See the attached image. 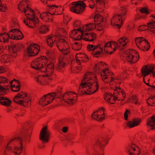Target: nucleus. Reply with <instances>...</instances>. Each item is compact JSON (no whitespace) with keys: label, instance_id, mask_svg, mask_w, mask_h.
Listing matches in <instances>:
<instances>
[{"label":"nucleus","instance_id":"nucleus-57","mask_svg":"<svg viewBox=\"0 0 155 155\" xmlns=\"http://www.w3.org/2000/svg\"><path fill=\"white\" fill-rule=\"evenodd\" d=\"M121 12H120L121 16H125L126 14L127 11L126 9L124 8H122L121 9Z\"/></svg>","mask_w":155,"mask_h":155},{"label":"nucleus","instance_id":"nucleus-8","mask_svg":"<svg viewBox=\"0 0 155 155\" xmlns=\"http://www.w3.org/2000/svg\"><path fill=\"white\" fill-rule=\"evenodd\" d=\"M148 65L143 66L142 67L141 69V73L142 75L144 74V76H147L150 73L153 72L155 68L154 67L153 65H150L149 66V68H148Z\"/></svg>","mask_w":155,"mask_h":155},{"label":"nucleus","instance_id":"nucleus-2","mask_svg":"<svg viewBox=\"0 0 155 155\" xmlns=\"http://www.w3.org/2000/svg\"><path fill=\"white\" fill-rule=\"evenodd\" d=\"M85 1V0L72 2L71 4L73 6L70 9V11L76 14H80L84 11L86 6L84 2Z\"/></svg>","mask_w":155,"mask_h":155},{"label":"nucleus","instance_id":"nucleus-24","mask_svg":"<svg viewBox=\"0 0 155 155\" xmlns=\"http://www.w3.org/2000/svg\"><path fill=\"white\" fill-rule=\"evenodd\" d=\"M103 62L101 61L94 65V71L95 72H97L101 70V67L103 66Z\"/></svg>","mask_w":155,"mask_h":155},{"label":"nucleus","instance_id":"nucleus-10","mask_svg":"<svg viewBox=\"0 0 155 155\" xmlns=\"http://www.w3.org/2000/svg\"><path fill=\"white\" fill-rule=\"evenodd\" d=\"M12 101L9 99L5 97H0V104L4 106L8 107L11 105Z\"/></svg>","mask_w":155,"mask_h":155},{"label":"nucleus","instance_id":"nucleus-25","mask_svg":"<svg viewBox=\"0 0 155 155\" xmlns=\"http://www.w3.org/2000/svg\"><path fill=\"white\" fill-rule=\"evenodd\" d=\"M113 94L109 92L105 93L104 94V98L109 103L110 99L113 97Z\"/></svg>","mask_w":155,"mask_h":155},{"label":"nucleus","instance_id":"nucleus-60","mask_svg":"<svg viewBox=\"0 0 155 155\" xmlns=\"http://www.w3.org/2000/svg\"><path fill=\"white\" fill-rule=\"evenodd\" d=\"M118 19V21L117 22H118L119 21V23H121V24H122V17L121 16V14L118 15L117 17H116Z\"/></svg>","mask_w":155,"mask_h":155},{"label":"nucleus","instance_id":"nucleus-6","mask_svg":"<svg viewBox=\"0 0 155 155\" xmlns=\"http://www.w3.org/2000/svg\"><path fill=\"white\" fill-rule=\"evenodd\" d=\"M69 93H71V95H72L73 94H75L76 95L75 97L76 99L78 97V95L76 93L74 92H70L68 93H64L62 96L63 100L65 103L73 105L74 104V102H76V100H74L73 98L70 99Z\"/></svg>","mask_w":155,"mask_h":155},{"label":"nucleus","instance_id":"nucleus-35","mask_svg":"<svg viewBox=\"0 0 155 155\" xmlns=\"http://www.w3.org/2000/svg\"><path fill=\"white\" fill-rule=\"evenodd\" d=\"M91 54L94 57L98 58L100 57V55L101 54V52L99 51H94L91 52Z\"/></svg>","mask_w":155,"mask_h":155},{"label":"nucleus","instance_id":"nucleus-46","mask_svg":"<svg viewBox=\"0 0 155 155\" xmlns=\"http://www.w3.org/2000/svg\"><path fill=\"white\" fill-rule=\"evenodd\" d=\"M53 95H55L54 92H51L47 94L44 95V96L46 98V100H49V99L51 97V96H53Z\"/></svg>","mask_w":155,"mask_h":155},{"label":"nucleus","instance_id":"nucleus-55","mask_svg":"<svg viewBox=\"0 0 155 155\" xmlns=\"http://www.w3.org/2000/svg\"><path fill=\"white\" fill-rule=\"evenodd\" d=\"M2 58L4 61L8 60L10 58L9 56L7 54H5L2 55Z\"/></svg>","mask_w":155,"mask_h":155},{"label":"nucleus","instance_id":"nucleus-33","mask_svg":"<svg viewBox=\"0 0 155 155\" xmlns=\"http://www.w3.org/2000/svg\"><path fill=\"white\" fill-rule=\"evenodd\" d=\"M136 147V145L134 143H131L130 145H129L128 148V152H130V151L132 150L133 151L136 150L135 147Z\"/></svg>","mask_w":155,"mask_h":155},{"label":"nucleus","instance_id":"nucleus-50","mask_svg":"<svg viewBox=\"0 0 155 155\" xmlns=\"http://www.w3.org/2000/svg\"><path fill=\"white\" fill-rule=\"evenodd\" d=\"M10 143H9V142L8 144L7 145L5 148V153H6V151L10 152H12V151L13 150V149L11 147L9 146V144Z\"/></svg>","mask_w":155,"mask_h":155},{"label":"nucleus","instance_id":"nucleus-29","mask_svg":"<svg viewBox=\"0 0 155 155\" xmlns=\"http://www.w3.org/2000/svg\"><path fill=\"white\" fill-rule=\"evenodd\" d=\"M116 17L117 15H115L112 17L111 20V24L112 25L116 26L117 28H118L119 29H120L121 26L122 24H121V23H120L119 24H116L114 21V18H116Z\"/></svg>","mask_w":155,"mask_h":155},{"label":"nucleus","instance_id":"nucleus-19","mask_svg":"<svg viewBox=\"0 0 155 155\" xmlns=\"http://www.w3.org/2000/svg\"><path fill=\"white\" fill-rule=\"evenodd\" d=\"M29 130L31 131L32 133V124L31 122H27L25 123L22 127V132L29 131Z\"/></svg>","mask_w":155,"mask_h":155},{"label":"nucleus","instance_id":"nucleus-26","mask_svg":"<svg viewBox=\"0 0 155 155\" xmlns=\"http://www.w3.org/2000/svg\"><path fill=\"white\" fill-rule=\"evenodd\" d=\"M48 38L46 39L47 44L50 48L52 47L54 43L52 39V37L51 35L48 36Z\"/></svg>","mask_w":155,"mask_h":155},{"label":"nucleus","instance_id":"nucleus-61","mask_svg":"<svg viewBox=\"0 0 155 155\" xmlns=\"http://www.w3.org/2000/svg\"><path fill=\"white\" fill-rule=\"evenodd\" d=\"M117 94H116V95H113V100L114 101V102H109V103L111 104H114L115 103V101L116 100H117L118 99V97H117Z\"/></svg>","mask_w":155,"mask_h":155},{"label":"nucleus","instance_id":"nucleus-18","mask_svg":"<svg viewBox=\"0 0 155 155\" xmlns=\"http://www.w3.org/2000/svg\"><path fill=\"white\" fill-rule=\"evenodd\" d=\"M147 125L150 127V130L155 129V117L154 116H152L150 119L147 120Z\"/></svg>","mask_w":155,"mask_h":155},{"label":"nucleus","instance_id":"nucleus-22","mask_svg":"<svg viewBox=\"0 0 155 155\" xmlns=\"http://www.w3.org/2000/svg\"><path fill=\"white\" fill-rule=\"evenodd\" d=\"M54 64L51 62L47 64L46 67L45 68V70L43 72H48L51 73V74H53L54 70Z\"/></svg>","mask_w":155,"mask_h":155},{"label":"nucleus","instance_id":"nucleus-56","mask_svg":"<svg viewBox=\"0 0 155 155\" xmlns=\"http://www.w3.org/2000/svg\"><path fill=\"white\" fill-rule=\"evenodd\" d=\"M46 13L47 12H45L42 13L40 14V18L43 21H44V19H45V17H46Z\"/></svg>","mask_w":155,"mask_h":155},{"label":"nucleus","instance_id":"nucleus-45","mask_svg":"<svg viewBox=\"0 0 155 155\" xmlns=\"http://www.w3.org/2000/svg\"><path fill=\"white\" fill-rule=\"evenodd\" d=\"M13 80L18 84V85L16 86V87L18 88V89L17 90H14V91H15V92H18L20 91L21 88V84L20 82L17 79H15Z\"/></svg>","mask_w":155,"mask_h":155},{"label":"nucleus","instance_id":"nucleus-23","mask_svg":"<svg viewBox=\"0 0 155 155\" xmlns=\"http://www.w3.org/2000/svg\"><path fill=\"white\" fill-rule=\"evenodd\" d=\"M108 44L109 45V46L110 48L112 47V45L114 46V48L113 49L114 51L117 48H118V45L117 44V43L115 41H109L108 42L106 43L104 47H108L107 45Z\"/></svg>","mask_w":155,"mask_h":155},{"label":"nucleus","instance_id":"nucleus-47","mask_svg":"<svg viewBox=\"0 0 155 155\" xmlns=\"http://www.w3.org/2000/svg\"><path fill=\"white\" fill-rule=\"evenodd\" d=\"M87 57V55L82 53H78L75 55L76 58H82L83 57Z\"/></svg>","mask_w":155,"mask_h":155},{"label":"nucleus","instance_id":"nucleus-44","mask_svg":"<svg viewBox=\"0 0 155 155\" xmlns=\"http://www.w3.org/2000/svg\"><path fill=\"white\" fill-rule=\"evenodd\" d=\"M11 49L13 50V52H14V55L13 56L16 57L17 56V53L18 51V50L16 48V45H14V46L10 47Z\"/></svg>","mask_w":155,"mask_h":155},{"label":"nucleus","instance_id":"nucleus-21","mask_svg":"<svg viewBox=\"0 0 155 155\" xmlns=\"http://www.w3.org/2000/svg\"><path fill=\"white\" fill-rule=\"evenodd\" d=\"M96 25L94 23H90L85 25L84 27H85V32L93 30L96 28Z\"/></svg>","mask_w":155,"mask_h":155},{"label":"nucleus","instance_id":"nucleus-58","mask_svg":"<svg viewBox=\"0 0 155 155\" xmlns=\"http://www.w3.org/2000/svg\"><path fill=\"white\" fill-rule=\"evenodd\" d=\"M87 85H86V83L85 82H81V84L79 86V89H81V88L83 89L84 88L86 87Z\"/></svg>","mask_w":155,"mask_h":155},{"label":"nucleus","instance_id":"nucleus-15","mask_svg":"<svg viewBox=\"0 0 155 155\" xmlns=\"http://www.w3.org/2000/svg\"><path fill=\"white\" fill-rule=\"evenodd\" d=\"M64 59L62 57H61L59 58L58 63L57 66L55 67V69L59 71H61V68L64 67L65 65Z\"/></svg>","mask_w":155,"mask_h":155},{"label":"nucleus","instance_id":"nucleus-9","mask_svg":"<svg viewBox=\"0 0 155 155\" xmlns=\"http://www.w3.org/2000/svg\"><path fill=\"white\" fill-rule=\"evenodd\" d=\"M141 122V120L139 118H134L132 121H129L127 123V126L130 128H132L139 125Z\"/></svg>","mask_w":155,"mask_h":155},{"label":"nucleus","instance_id":"nucleus-3","mask_svg":"<svg viewBox=\"0 0 155 155\" xmlns=\"http://www.w3.org/2000/svg\"><path fill=\"white\" fill-rule=\"evenodd\" d=\"M127 60L130 63L134 64L137 62L139 58V55L137 51L133 49L127 50Z\"/></svg>","mask_w":155,"mask_h":155},{"label":"nucleus","instance_id":"nucleus-36","mask_svg":"<svg viewBox=\"0 0 155 155\" xmlns=\"http://www.w3.org/2000/svg\"><path fill=\"white\" fill-rule=\"evenodd\" d=\"M138 29L139 31H142L149 29L148 26L145 25L144 26H140Z\"/></svg>","mask_w":155,"mask_h":155},{"label":"nucleus","instance_id":"nucleus-34","mask_svg":"<svg viewBox=\"0 0 155 155\" xmlns=\"http://www.w3.org/2000/svg\"><path fill=\"white\" fill-rule=\"evenodd\" d=\"M5 90L4 87L0 84V96H4L7 94Z\"/></svg>","mask_w":155,"mask_h":155},{"label":"nucleus","instance_id":"nucleus-63","mask_svg":"<svg viewBox=\"0 0 155 155\" xmlns=\"http://www.w3.org/2000/svg\"><path fill=\"white\" fill-rule=\"evenodd\" d=\"M101 78L103 81H104V80L107 79L108 78L107 76L110 75L109 74H107L103 75L101 73Z\"/></svg>","mask_w":155,"mask_h":155},{"label":"nucleus","instance_id":"nucleus-20","mask_svg":"<svg viewBox=\"0 0 155 155\" xmlns=\"http://www.w3.org/2000/svg\"><path fill=\"white\" fill-rule=\"evenodd\" d=\"M18 31L20 34L18 35V37H19V38H17V35H14V39L15 40H19L22 39L24 37V35L18 29H16V28H15L9 31V33H11V32H12L13 33H16V31Z\"/></svg>","mask_w":155,"mask_h":155},{"label":"nucleus","instance_id":"nucleus-62","mask_svg":"<svg viewBox=\"0 0 155 155\" xmlns=\"http://www.w3.org/2000/svg\"><path fill=\"white\" fill-rule=\"evenodd\" d=\"M80 21H76L73 24L74 27V28L77 27L80 25Z\"/></svg>","mask_w":155,"mask_h":155},{"label":"nucleus","instance_id":"nucleus-5","mask_svg":"<svg viewBox=\"0 0 155 155\" xmlns=\"http://www.w3.org/2000/svg\"><path fill=\"white\" fill-rule=\"evenodd\" d=\"M40 49V47L38 45L34 43L31 44L29 46L27 51L28 56H36L38 53Z\"/></svg>","mask_w":155,"mask_h":155},{"label":"nucleus","instance_id":"nucleus-11","mask_svg":"<svg viewBox=\"0 0 155 155\" xmlns=\"http://www.w3.org/2000/svg\"><path fill=\"white\" fill-rule=\"evenodd\" d=\"M127 39L125 37L120 38L118 41L117 44L118 45V48L120 50L125 49V46L127 42L126 41Z\"/></svg>","mask_w":155,"mask_h":155},{"label":"nucleus","instance_id":"nucleus-14","mask_svg":"<svg viewBox=\"0 0 155 155\" xmlns=\"http://www.w3.org/2000/svg\"><path fill=\"white\" fill-rule=\"evenodd\" d=\"M101 110L102 111H103V116H101L98 114H95L96 112H94L91 115V117L92 118H94V119H96L97 120L99 121H102L104 119V108L103 107H101Z\"/></svg>","mask_w":155,"mask_h":155},{"label":"nucleus","instance_id":"nucleus-40","mask_svg":"<svg viewBox=\"0 0 155 155\" xmlns=\"http://www.w3.org/2000/svg\"><path fill=\"white\" fill-rule=\"evenodd\" d=\"M45 100H46V98L44 95L40 98L38 102L39 105H42V106H44L43 103L47 104V103H45V102H44Z\"/></svg>","mask_w":155,"mask_h":155},{"label":"nucleus","instance_id":"nucleus-64","mask_svg":"<svg viewBox=\"0 0 155 155\" xmlns=\"http://www.w3.org/2000/svg\"><path fill=\"white\" fill-rule=\"evenodd\" d=\"M83 59H82L81 61H82L83 62H87L89 60V58L88 57L87 55V57H83Z\"/></svg>","mask_w":155,"mask_h":155},{"label":"nucleus","instance_id":"nucleus-30","mask_svg":"<svg viewBox=\"0 0 155 155\" xmlns=\"http://www.w3.org/2000/svg\"><path fill=\"white\" fill-rule=\"evenodd\" d=\"M36 61H37L39 63H40V64H42L43 62V60H46V61L48 60V58L47 57L45 56H41L40 57H38L37 58H36L35 59Z\"/></svg>","mask_w":155,"mask_h":155},{"label":"nucleus","instance_id":"nucleus-27","mask_svg":"<svg viewBox=\"0 0 155 155\" xmlns=\"http://www.w3.org/2000/svg\"><path fill=\"white\" fill-rule=\"evenodd\" d=\"M49 31L48 28L45 26L42 25L40 28L39 32L41 34H45Z\"/></svg>","mask_w":155,"mask_h":155},{"label":"nucleus","instance_id":"nucleus-54","mask_svg":"<svg viewBox=\"0 0 155 155\" xmlns=\"http://www.w3.org/2000/svg\"><path fill=\"white\" fill-rule=\"evenodd\" d=\"M117 88L118 89V90H121V91H120V93H121L123 95V99H122L121 101H123L125 98V97L126 96L125 91L123 90L121 88H120V87H118Z\"/></svg>","mask_w":155,"mask_h":155},{"label":"nucleus","instance_id":"nucleus-16","mask_svg":"<svg viewBox=\"0 0 155 155\" xmlns=\"http://www.w3.org/2000/svg\"><path fill=\"white\" fill-rule=\"evenodd\" d=\"M20 145L19 147L17 146H15L13 148V150L12 152L15 155H20L21 153V151L23 148L22 141H21L20 143Z\"/></svg>","mask_w":155,"mask_h":155},{"label":"nucleus","instance_id":"nucleus-37","mask_svg":"<svg viewBox=\"0 0 155 155\" xmlns=\"http://www.w3.org/2000/svg\"><path fill=\"white\" fill-rule=\"evenodd\" d=\"M140 12L141 13H145L147 14H148L149 13V12L148 10V8L146 7L142 8L140 10Z\"/></svg>","mask_w":155,"mask_h":155},{"label":"nucleus","instance_id":"nucleus-42","mask_svg":"<svg viewBox=\"0 0 155 155\" xmlns=\"http://www.w3.org/2000/svg\"><path fill=\"white\" fill-rule=\"evenodd\" d=\"M0 11L5 12L7 10V7L5 4L2 5V2L0 3Z\"/></svg>","mask_w":155,"mask_h":155},{"label":"nucleus","instance_id":"nucleus-49","mask_svg":"<svg viewBox=\"0 0 155 155\" xmlns=\"http://www.w3.org/2000/svg\"><path fill=\"white\" fill-rule=\"evenodd\" d=\"M135 42L137 46H138V44L139 43L140 45L142 42L141 37H137L135 38Z\"/></svg>","mask_w":155,"mask_h":155},{"label":"nucleus","instance_id":"nucleus-32","mask_svg":"<svg viewBox=\"0 0 155 155\" xmlns=\"http://www.w3.org/2000/svg\"><path fill=\"white\" fill-rule=\"evenodd\" d=\"M56 95V94L55 93V95H53L52 96H51V97L50 99H49V100H46V102H47V104L43 103V104L44 106H45L47 105L48 104H50L51 103L53 100L54 99L55 96Z\"/></svg>","mask_w":155,"mask_h":155},{"label":"nucleus","instance_id":"nucleus-28","mask_svg":"<svg viewBox=\"0 0 155 155\" xmlns=\"http://www.w3.org/2000/svg\"><path fill=\"white\" fill-rule=\"evenodd\" d=\"M61 52L64 55H68L70 52V48H63L61 49H59Z\"/></svg>","mask_w":155,"mask_h":155},{"label":"nucleus","instance_id":"nucleus-17","mask_svg":"<svg viewBox=\"0 0 155 155\" xmlns=\"http://www.w3.org/2000/svg\"><path fill=\"white\" fill-rule=\"evenodd\" d=\"M22 134H21V138L24 141L26 140H28V143L30 142V138L32 133L31 130H29V131L22 132Z\"/></svg>","mask_w":155,"mask_h":155},{"label":"nucleus","instance_id":"nucleus-12","mask_svg":"<svg viewBox=\"0 0 155 155\" xmlns=\"http://www.w3.org/2000/svg\"><path fill=\"white\" fill-rule=\"evenodd\" d=\"M31 67L33 69L40 71L44 67V65L43 64H40L37 61L35 60L31 63Z\"/></svg>","mask_w":155,"mask_h":155},{"label":"nucleus","instance_id":"nucleus-1","mask_svg":"<svg viewBox=\"0 0 155 155\" xmlns=\"http://www.w3.org/2000/svg\"><path fill=\"white\" fill-rule=\"evenodd\" d=\"M107 144L106 139L103 137L98 138L94 144L95 152L93 155H104L103 150Z\"/></svg>","mask_w":155,"mask_h":155},{"label":"nucleus","instance_id":"nucleus-4","mask_svg":"<svg viewBox=\"0 0 155 155\" xmlns=\"http://www.w3.org/2000/svg\"><path fill=\"white\" fill-rule=\"evenodd\" d=\"M47 130V126H45L41 129L40 133L39 140L43 144L47 143L49 141L50 132Z\"/></svg>","mask_w":155,"mask_h":155},{"label":"nucleus","instance_id":"nucleus-52","mask_svg":"<svg viewBox=\"0 0 155 155\" xmlns=\"http://www.w3.org/2000/svg\"><path fill=\"white\" fill-rule=\"evenodd\" d=\"M77 33V32L75 30V29H74L72 31L71 33L70 34V37L72 39L74 38V36L75 35H76Z\"/></svg>","mask_w":155,"mask_h":155},{"label":"nucleus","instance_id":"nucleus-48","mask_svg":"<svg viewBox=\"0 0 155 155\" xmlns=\"http://www.w3.org/2000/svg\"><path fill=\"white\" fill-rule=\"evenodd\" d=\"M130 111L127 110L126 109L124 114V119L126 120H128V114H130Z\"/></svg>","mask_w":155,"mask_h":155},{"label":"nucleus","instance_id":"nucleus-51","mask_svg":"<svg viewBox=\"0 0 155 155\" xmlns=\"http://www.w3.org/2000/svg\"><path fill=\"white\" fill-rule=\"evenodd\" d=\"M97 25L98 26L97 30L98 31H101L103 30L104 27V25L103 24L100 23H98L97 24Z\"/></svg>","mask_w":155,"mask_h":155},{"label":"nucleus","instance_id":"nucleus-39","mask_svg":"<svg viewBox=\"0 0 155 155\" xmlns=\"http://www.w3.org/2000/svg\"><path fill=\"white\" fill-rule=\"evenodd\" d=\"M13 101L14 102L17 103V104H19L20 105H21L23 106H25L24 103L25 102H27V101H25V99L23 100H19L18 101H15V100H13Z\"/></svg>","mask_w":155,"mask_h":155},{"label":"nucleus","instance_id":"nucleus-43","mask_svg":"<svg viewBox=\"0 0 155 155\" xmlns=\"http://www.w3.org/2000/svg\"><path fill=\"white\" fill-rule=\"evenodd\" d=\"M2 37L3 36L0 35V41L4 43H8L9 41V38H6L5 39V37Z\"/></svg>","mask_w":155,"mask_h":155},{"label":"nucleus","instance_id":"nucleus-7","mask_svg":"<svg viewBox=\"0 0 155 155\" xmlns=\"http://www.w3.org/2000/svg\"><path fill=\"white\" fill-rule=\"evenodd\" d=\"M27 20H29L28 24H29V27L31 28H34L36 26V24L39 23V21L38 19L36 17L35 18V14L34 13L32 15V18H30L26 16Z\"/></svg>","mask_w":155,"mask_h":155},{"label":"nucleus","instance_id":"nucleus-38","mask_svg":"<svg viewBox=\"0 0 155 155\" xmlns=\"http://www.w3.org/2000/svg\"><path fill=\"white\" fill-rule=\"evenodd\" d=\"M8 79L4 77L0 76V84L2 83H8Z\"/></svg>","mask_w":155,"mask_h":155},{"label":"nucleus","instance_id":"nucleus-13","mask_svg":"<svg viewBox=\"0 0 155 155\" xmlns=\"http://www.w3.org/2000/svg\"><path fill=\"white\" fill-rule=\"evenodd\" d=\"M27 2H28L27 0H24L21 1L19 3L18 5V8L20 11L22 12L24 11L25 15L26 16L27 15H30V14L28 13L27 14L26 13V12L27 11L26 8L24 6L25 5V3H27Z\"/></svg>","mask_w":155,"mask_h":155},{"label":"nucleus","instance_id":"nucleus-41","mask_svg":"<svg viewBox=\"0 0 155 155\" xmlns=\"http://www.w3.org/2000/svg\"><path fill=\"white\" fill-rule=\"evenodd\" d=\"M22 141V139L21 138L19 137H16L12 139L9 141V143H10L12 142H16L18 141H19L20 143L21 141Z\"/></svg>","mask_w":155,"mask_h":155},{"label":"nucleus","instance_id":"nucleus-31","mask_svg":"<svg viewBox=\"0 0 155 155\" xmlns=\"http://www.w3.org/2000/svg\"><path fill=\"white\" fill-rule=\"evenodd\" d=\"M82 43H79L77 45H72V48L74 50L79 51L80 50L82 47Z\"/></svg>","mask_w":155,"mask_h":155},{"label":"nucleus","instance_id":"nucleus-53","mask_svg":"<svg viewBox=\"0 0 155 155\" xmlns=\"http://www.w3.org/2000/svg\"><path fill=\"white\" fill-rule=\"evenodd\" d=\"M17 98L19 99H23L25 98V97L22 96V94H21L20 92H19L14 97L13 100H15L17 99Z\"/></svg>","mask_w":155,"mask_h":155},{"label":"nucleus","instance_id":"nucleus-59","mask_svg":"<svg viewBox=\"0 0 155 155\" xmlns=\"http://www.w3.org/2000/svg\"><path fill=\"white\" fill-rule=\"evenodd\" d=\"M94 45H89L87 46V48L88 50L89 51H94Z\"/></svg>","mask_w":155,"mask_h":155}]
</instances>
